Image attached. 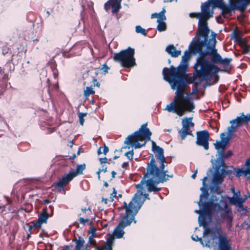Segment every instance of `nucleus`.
Returning <instances> with one entry per match:
<instances>
[{
    "label": "nucleus",
    "instance_id": "f257e3e1",
    "mask_svg": "<svg viewBox=\"0 0 250 250\" xmlns=\"http://www.w3.org/2000/svg\"><path fill=\"white\" fill-rule=\"evenodd\" d=\"M190 55V52L186 51L177 68L171 65L169 68H164L163 70L164 79L169 83L172 89H177L174 100L167 105L166 110L168 112H174L179 116H183L186 112H193L195 107L191 95H185L184 91L186 71L188 66V62Z\"/></svg>",
    "mask_w": 250,
    "mask_h": 250
},
{
    "label": "nucleus",
    "instance_id": "f03ea898",
    "mask_svg": "<svg viewBox=\"0 0 250 250\" xmlns=\"http://www.w3.org/2000/svg\"><path fill=\"white\" fill-rule=\"evenodd\" d=\"M216 35L212 32L211 38L204 41H196L194 45L197 46V52H200V57L197 59L194 64L195 72L192 77V82L196 83V79L199 77L201 81H210L212 78L218 72V69L213 63L206 58L207 55L211 56L213 63H219L224 66L229 65L231 59H222L217 53L215 48Z\"/></svg>",
    "mask_w": 250,
    "mask_h": 250
},
{
    "label": "nucleus",
    "instance_id": "7ed1b4c3",
    "mask_svg": "<svg viewBox=\"0 0 250 250\" xmlns=\"http://www.w3.org/2000/svg\"><path fill=\"white\" fill-rule=\"evenodd\" d=\"M151 142L152 149L155 153L156 160L152 156L150 162L147 164L146 173L144 175L141 182L136 185L138 191L134 195H135L137 193L139 195L141 194V200L143 201L142 204L145 201V199L143 198V196L146 199H149L147 194H143L142 190L144 185H146L148 192H157L161 189V188L157 187L158 184L163 183L167 180L169 178L173 177L172 174H167V170L164 169L167 164L164 155V149L157 146L154 141H152Z\"/></svg>",
    "mask_w": 250,
    "mask_h": 250
},
{
    "label": "nucleus",
    "instance_id": "20e7f679",
    "mask_svg": "<svg viewBox=\"0 0 250 250\" xmlns=\"http://www.w3.org/2000/svg\"><path fill=\"white\" fill-rule=\"evenodd\" d=\"M217 194L218 197L215 195L212 196L210 203L206 205L204 211L208 213L218 212L220 221L226 222L229 228H231L233 220L232 212L228 206L226 199L219 193L217 192Z\"/></svg>",
    "mask_w": 250,
    "mask_h": 250
},
{
    "label": "nucleus",
    "instance_id": "39448f33",
    "mask_svg": "<svg viewBox=\"0 0 250 250\" xmlns=\"http://www.w3.org/2000/svg\"><path fill=\"white\" fill-rule=\"evenodd\" d=\"M141 194H136L128 205L124 202V207L125 209V214L122 218L121 222L114 230V235L117 238H122L125 232L123 229L126 226L130 225L134 220V216L138 212L143 203L141 201Z\"/></svg>",
    "mask_w": 250,
    "mask_h": 250
},
{
    "label": "nucleus",
    "instance_id": "423d86ee",
    "mask_svg": "<svg viewBox=\"0 0 250 250\" xmlns=\"http://www.w3.org/2000/svg\"><path fill=\"white\" fill-rule=\"evenodd\" d=\"M205 236L209 235L210 239L205 236L204 241L206 247L212 248L215 247L218 244V248L217 250H232L229 240L225 234H222V230L220 227H216L207 229L204 232Z\"/></svg>",
    "mask_w": 250,
    "mask_h": 250
},
{
    "label": "nucleus",
    "instance_id": "0eeeda50",
    "mask_svg": "<svg viewBox=\"0 0 250 250\" xmlns=\"http://www.w3.org/2000/svg\"><path fill=\"white\" fill-rule=\"evenodd\" d=\"M201 17L199 20L197 39L196 41H204L208 39L209 30L207 21L213 16L210 10V3L206 2L201 5Z\"/></svg>",
    "mask_w": 250,
    "mask_h": 250
},
{
    "label": "nucleus",
    "instance_id": "6e6552de",
    "mask_svg": "<svg viewBox=\"0 0 250 250\" xmlns=\"http://www.w3.org/2000/svg\"><path fill=\"white\" fill-rule=\"evenodd\" d=\"M147 124H144L141 126V128L138 131L133 133L132 135H129L125 141V144L128 145L126 147L129 148L131 146L135 148H141L146 145V142L141 144L139 143V141H142L144 140L146 141L150 140L151 132L146 127Z\"/></svg>",
    "mask_w": 250,
    "mask_h": 250
},
{
    "label": "nucleus",
    "instance_id": "1a4fd4ad",
    "mask_svg": "<svg viewBox=\"0 0 250 250\" xmlns=\"http://www.w3.org/2000/svg\"><path fill=\"white\" fill-rule=\"evenodd\" d=\"M229 5H227L221 0H210V3L222 10V14H228L232 10L243 11L250 5V0H229Z\"/></svg>",
    "mask_w": 250,
    "mask_h": 250
},
{
    "label": "nucleus",
    "instance_id": "9d476101",
    "mask_svg": "<svg viewBox=\"0 0 250 250\" xmlns=\"http://www.w3.org/2000/svg\"><path fill=\"white\" fill-rule=\"evenodd\" d=\"M135 50L134 49L128 47L118 53H115L113 59L119 62L121 64L125 67H129L135 65V60L134 57Z\"/></svg>",
    "mask_w": 250,
    "mask_h": 250
},
{
    "label": "nucleus",
    "instance_id": "9b49d317",
    "mask_svg": "<svg viewBox=\"0 0 250 250\" xmlns=\"http://www.w3.org/2000/svg\"><path fill=\"white\" fill-rule=\"evenodd\" d=\"M207 179V177H205L202 179V182H203V187L200 188V190L202 191V193L200 195V201L198 202V205L201 207L202 206V208L201 210H195V212L196 213L200 214V215L199 216V223L200 224V226H203L204 227H205L206 226V222L205 221V215H208L210 216L211 213H206L204 210L205 209V206L207 204H208L210 203V200L206 203L202 204V200L203 198H207L208 194V191L206 189V181Z\"/></svg>",
    "mask_w": 250,
    "mask_h": 250
},
{
    "label": "nucleus",
    "instance_id": "f8f14e48",
    "mask_svg": "<svg viewBox=\"0 0 250 250\" xmlns=\"http://www.w3.org/2000/svg\"><path fill=\"white\" fill-rule=\"evenodd\" d=\"M85 168V165L84 164L78 165L75 171L65 174L56 184V186L58 187L59 190L61 191L62 189H63L64 186L67 184L74 177L79 174H82Z\"/></svg>",
    "mask_w": 250,
    "mask_h": 250
},
{
    "label": "nucleus",
    "instance_id": "ddd939ff",
    "mask_svg": "<svg viewBox=\"0 0 250 250\" xmlns=\"http://www.w3.org/2000/svg\"><path fill=\"white\" fill-rule=\"evenodd\" d=\"M192 120V117L186 118L182 120V128L178 131L182 140H184L188 135H192L189 129V127H193L194 125Z\"/></svg>",
    "mask_w": 250,
    "mask_h": 250
},
{
    "label": "nucleus",
    "instance_id": "4468645a",
    "mask_svg": "<svg viewBox=\"0 0 250 250\" xmlns=\"http://www.w3.org/2000/svg\"><path fill=\"white\" fill-rule=\"evenodd\" d=\"M249 117L250 115L249 114L245 116L242 113L241 116L237 117L235 119L230 121V123L231 124V125L228 128L229 132L231 134L243 123L250 122V118Z\"/></svg>",
    "mask_w": 250,
    "mask_h": 250
},
{
    "label": "nucleus",
    "instance_id": "2eb2a0df",
    "mask_svg": "<svg viewBox=\"0 0 250 250\" xmlns=\"http://www.w3.org/2000/svg\"><path fill=\"white\" fill-rule=\"evenodd\" d=\"M209 133L207 130L197 132L196 144L203 146L206 150L208 149Z\"/></svg>",
    "mask_w": 250,
    "mask_h": 250
},
{
    "label": "nucleus",
    "instance_id": "dca6fc26",
    "mask_svg": "<svg viewBox=\"0 0 250 250\" xmlns=\"http://www.w3.org/2000/svg\"><path fill=\"white\" fill-rule=\"evenodd\" d=\"M221 167L222 166H219V164L216 163L215 172L212 178V183L214 185H220L224 181V176L228 173L225 169H221V172H220Z\"/></svg>",
    "mask_w": 250,
    "mask_h": 250
},
{
    "label": "nucleus",
    "instance_id": "f3484780",
    "mask_svg": "<svg viewBox=\"0 0 250 250\" xmlns=\"http://www.w3.org/2000/svg\"><path fill=\"white\" fill-rule=\"evenodd\" d=\"M221 140L217 141L214 144L215 148L218 151V156H223V152L229 141V138L225 133L220 135Z\"/></svg>",
    "mask_w": 250,
    "mask_h": 250
},
{
    "label": "nucleus",
    "instance_id": "a211bd4d",
    "mask_svg": "<svg viewBox=\"0 0 250 250\" xmlns=\"http://www.w3.org/2000/svg\"><path fill=\"white\" fill-rule=\"evenodd\" d=\"M224 198L225 199L226 198H228L230 204L237 206L241 211H246V209L243 207V204L245 202L246 198L243 199L240 197V192L239 191L237 192H235V193L233 194V196L232 197L226 196Z\"/></svg>",
    "mask_w": 250,
    "mask_h": 250
},
{
    "label": "nucleus",
    "instance_id": "6ab92c4d",
    "mask_svg": "<svg viewBox=\"0 0 250 250\" xmlns=\"http://www.w3.org/2000/svg\"><path fill=\"white\" fill-rule=\"evenodd\" d=\"M121 0H109L104 4V9L108 11L110 8H112L113 13H117L121 8Z\"/></svg>",
    "mask_w": 250,
    "mask_h": 250
},
{
    "label": "nucleus",
    "instance_id": "aec40b11",
    "mask_svg": "<svg viewBox=\"0 0 250 250\" xmlns=\"http://www.w3.org/2000/svg\"><path fill=\"white\" fill-rule=\"evenodd\" d=\"M246 167L238 168L236 171V176L239 177L243 176L246 177L247 179L250 176V157L247 159L245 163Z\"/></svg>",
    "mask_w": 250,
    "mask_h": 250
},
{
    "label": "nucleus",
    "instance_id": "412c9836",
    "mask_svg": "<svg viewBox=\"0 0 250 250\" xmlns=\"http://www.w3.org/2000/svg\"><path fill=\"white\" fill-rule=\"evenodd\" d=\"M166 51L172 57H177L181 54L180 50H177L176 47L172 44L168 45L166 48Z\"/></svg>",
    "mask_w": 250,
    "mask_h": 250
},
{
    "label": "nucleus",
    "instance_id": "4be33fe9",
    "mask_svg": "<svg viewBox=\"0 0 250 250\" xmlns=\"http://www.w3.org/2000/svg\"><path fill=\"white\" fill-rule=\"evenodd\" d=\"M232 155V152L230 150L228 151L226 154L223 153V156L221 157L220 156H218L217 158L216 163L219 165V166H222V167H225V164L224 161V159L227 158L228 157H230Z\"/></svg>",
    "mask_w": 250,
    "mask_h": 250
},
{
    "label": "nucleus",
    "instance_id": "5701e85b",
    "mask_svg": "<svg viewBox=\"0 0 250 250\" xmlns=\"http://www.w3.org/2000/svg\"><path fill=\"white\" fill-rule=\"evenodd\" d=\"M166 20V17L165 16H161V18L159 20H157V22H158V25L157 26V29L159 32H162L166 30L167 28L166 23L165 22V21Z\"/></svg>",
    "mask_w": 250,
    "mask_h": 250
},
{
    "label": "nucleus",
    "instance_id": "b1692460",
    "mask_svg": "<svg viewBox=\"0 0 250 250\" xmlns=\"http://www.w3.org/2000/svg\"><path fill=\"white\" fill-rule=\"evenodd\" d=\"M48 217V214L47 213V210L46 208H44L42 209V214L39 216L38 220L42 224L45 223L47 222V220Z\"/></svg>",
    "mask_w": 250,
    "mask_h": 250
},
{
    "label": "nucleus",
    "instance_id": "393cba45",
    "mask_svg": "<svg viewBox=\"0 0 250 250\" xmlns=\"http://www.w3.org/2000/svg\"><path fill=\"white\" fill-rule=\"evenodd\" d=\"M84 243V241L83 239L80 238L79 240H77L76 241V244L75 246V250H81V248L83 247ZM86 248L90 250L87 247H85L84 248V250H86Z\"/></svg>",
    "mask_w": 250,
    "mask_h": 250
},
{
    "label": "nucleus",
    "instance_id": "a878e982",
    "mask_svg": "<svg viewBox=\"0 0 250 250\" xmlns=\"http://www.w3.org/2000/svg\"><path fill=\"white\" fill-rule=\"evenodd\" d=\"M208 229H206L204 231V233L206 231V230ZM205 236L207 237L209 239H210L209 235H206ZM205 238V235L204 234V238ZM191 238L193 240L195 241H200L201 243V244L204 247L205 246V242L204 241V240H203L201 238L198 237V236L196 235H193L191 236Z\"/></svg>",
    "mask_w": 250,
    "mask_h": 250
},
{
    "label": "nucleus",
    "instance_id": "bb28decb",
    "mask_svg": "<svg viewBox=\"0 0 250 250\" xmlns=\"http://www.w3.org/2000/svg\"><path fill=\"white\" fill-rule=\"evenodd\" d=\"M94 92H95L92 87H86L85 90H84V96L87 97L91 94H93Z\"/></svg>",
    "mask_w": 250,
    "mask_h": 250
},
{
    "label": "nucleus",
    "instance_id": "cd10ccee",
    "mask_svg": "<svg viewBox=\"0 0 250 250\" xmlns=\"http://www.w3.org/2000/svg\"><path fill=\"white\" fill-rule=\"evenodd\" d=\"M135 31L137 33H140L143 35L146 36V33L145 29L140 25H137L135 27Z\"/></svg>",
    "mask_w": 250,
    "mask_h": 250
},
{
    "label": "nucleus",
    "instance_id": "c85d7f7f",
    "mask_svg": "<svg viewBox=\"0 0 250 250\" xmlns=\"http://www.w3.org/2000/svg\"><path fill=\"white\" fill-rule=\"evenodd\" d=\"M89 243H90L91 244L94 245L96 249L97 250H103V249L102 248H100V247L96 246V241L93 238V236H92L89 237Z\"/></svg>",
    "mask_w": 250,
    "mask_h": 250
},
{
    "label": "nucleus",
    "instance_id": "c756f323",
    "mask_svg": "<svg viewBox=\"0 0 250 250\" xmlns=\"http://www.w3.org/2000/svg\"><path fill=\"white\" fill-rule=\"evenodd\" d=\"M162 15L165 16L163 12H160L159 13H153L151 14V18L152 19L157 18V20H159Z\"/></svg>",
    "mask_w": 250,
    "mask_h": 250
},
{
    "label": "nucleus",
    "instance_id": "7c9ffc66",
    "mask_svg": "<svg viewBox=\"0 0 250 250\" xmlns=\"http://www.w3.org/2000/svg\"><path fill=\"white\" fill-rule=\"evenodd\" d=\"M86 114L85 113H80L79 114V122L80 124L83 125L84 123V117L86 116Z\"/></svg>",
    "mask_w": 250,
    "mask_h": 250
},
{
    "label": "nucleus",
    "instance_id": "2f4dec72",
    "mask_svg": "<svg viewBox=\"0 0 250 250\" xmlns=\"http://www.w3.org/2000/svg\"><path fill=\"white\" fill-rule=\"evenodd\" d=\"M114 241V237L112 236H110L106 240V246L112 247Z\"/></svg>",
    "mask_w": 250,
    "mask_h": 250
},
{
    "label": "nucleus",
    "instance_id": "473e14b6",
    "mask_svg": "<svg viewBox=\"0 0 250 250\" xmlns=\"http://www.w3.org/2000/svg\"><path fill=\"white\" fill-rule=\"evenodd\" d=\"M42 224L39 222V221L38 220L36 222L33 223V226L29 227V229H31L33 228H38L40 227Z\"/></svg>",
    "mask_w": 250,
    "mask_h": 250
},
{
    "label": "nucleus",
    "instance_id": "72a5a7b5",
    "mask_svg": "<svg viewBox=\"0 0 250 250\" xmlns=\"http://www.w3.org/2000/svg\"><path fill=\"white\" fill-rule=\"evenodd\" d=\"M133 154H134L133 151L131 150V151H129L127 152L125 155L127 157V158L128 159H129L130 160H131L133 159Z\"/></svg>",
    "mask_w": 250,
    "mask_h": 250
},
{
    "label": "nucleus",
    "instance_id": "f704fd0d",
    "mask_svg": "<svg viewBox=\"0 0 250 250\" xmlns=\"http://www.w3.org/2000/svg\"><path fill=\"white\" fill-rule=\"evenodd\" d=\"M200 13H191L189 14V16L191 18L195 17L200 19L201 17Z\"/></svg>",
    "mask_w": 250,
    "mask_h": 250
},
{
    "label": "nucleus",
    "instance_id": "c9c22d12",
    "mask_svg": "<svg viewBox=\"0 0 250 250\" xmlns=\"http://www.w3.org/2000/svg\"><path fill=\"white\" fill-rule=\"evenodd\" d=\"M88 221H89L88 218L84 219L83 218L81 217L79 219V223L83 225H84L85 224V223L86 222H88Z\"/></svg>",
    "mask_w": 250,
    "mask_h": 250
},
{
    "label": "nucleus",
    "instance_id": "e433bc0d",
    "mask_svg": "<svg viewBox=\"0 0 250 250\" xmlns=\"http://www.w3.org/2000/svg\"><path fill=\"white\" fill-rule=\"evenodd\" d=\"M101 164H105L107 163V158L106 157L103 158H100L99 159Z\"/></svg>",
    "mask_w": 250,
    "mask_h": 250
},
{
    "label": "nucleus",
    "instance_id": "4c0bfd02",
    "mask_svg": "<svg viewBox=\"0 0 250 250\" xmlns=\"http://www.w3.org/2000/svg\"><path fill=\"white\" fill-rule=\"evenodd\" d=\"M102 69H103L104 71L105 72V73H106L107 72L109 68L105 64H104L103 65V67H102Z\"/></svg>",
    "mask_w": 250,
    "mask_h": 250
},
{
    "label": "nucleus",
    "instance_id": "58836bf2",
    "mask_svg": "<svg viewBox=\"0 0 250 250\" xmlns=\"http://www.w3.org/2000/svg\"><path fill=\"white\" fill-rule=\"evenodd\" d=\"M99 170H101V172L104 171V172H105L107 170V167L104 165H103L102 168H100Z\"/></svg>",
    "mask_w": 250,
    "mask_h": 250
},
{
    "label": "nucleus",
    "instance_id": "ea45409f",
    "mask_svg": "<svg viewBox=\"0 0 250 250\" xmlns=\"http://www.w3.org/2000/svg\"><path fill=\"white\" fill-rule=\"evenodd\" d=\"M108 147L107 146H104L103 149V153L104 154H106L108 152Z\"/></svg>",
    "mask_w": 250,
    "mask_h": 250
},
{
    "label": "nucleus",
    "instance_id": "a19ab883",
    "mask_svg": "<svg viewBox=\"0 0 250 250\" xmlns=\"http://www.w3.org/2000/svg\"><path fill=\"white\" fill-rule=\"evenodd\" d=\"M116 194H117V192H116L115 189L113 188V192L111 193V195L113 197H115L116 196Z\"/></svg>",
    "mask_w": 250,
    "mask_h": 250
},
{
    "label": "nucleus",
    "instance_id": "79ce46f5",
    "mask_svg": "<svg viewBox=\"0 0 250 250\" xmlns=\"http://www.w3.org/2000/svg\"><path fill=\"white\" fill-rule=\"evenodd\" d=\"M128 163L124 162L122 164V167L125 168V167H126L127 166H128Z\"/></svg>",
    "mask_w": 250,
    "mask_h": 250
},
{
    "label": "nucleus",
    "instance_id": "37998d69",
    "mask_svg": "<svg viewBox=\"0 0 250 250\" xmlns=\"http://www.w3.org/2000/svg\"><path fill=\"white\" fill-rule=\"evenodd\" d=\"M197 172V170H196V171H195V172H194V173L191 175V177H192V178H193V179H195V177H196V176Z\"/></svg>",
    "mask_w": 250,
    "mask_h": 250
},
{
    "label": "nucleus",
    "instance_id": "c03bdc74",
    "mask_svg": "<svg viewBox=\"0 0 250 250\" xmlns=\"http://www.w3.org/2000/svg\"><path fill=\"white\" fill-rule=\"evenodd\" d=\"M101 170H98V171L97 172V174L98 175V179L100 180V173H101Z\"/></svg>",
    "mask_w": 250,
    "mask_h": 250
},
{
    "label": "nucleus",
    "instance_id": "a18cd8bd",
    "mask_svg": "<svg viewBox=\"0 0 250 250\" xmlns=\"http://www.w3.org/2000/svg\"><path fill=\"white\" fill-rule=\"evenodd\" d=\"M105 250H112V247H110V246H106L105 248Z\"/></svg>",
    "mask_w": 250,
    "mask_h": 250
},
{
    "label": "nucleus",
    "instance_id": "49530a36",
    "mask_svg": "<svg viewBox=\"0 0 250 250\" xmlns=\"http://www.w3.org/2000/svg\"><path fill=\"white\" fill-rule=\"evenodd\" d=\"M177 0H164V1L165 2H172L173 1H177Z\"/></svg>",
    "mask_w": 250,
    "mask_h": 250
},
{
    "label": "nucleus",
    "instance_id": "de8ad7c7",
    "mask_svg": "<svg viewBox=\"0 0 250 250\" xmlns=\"http://www.w3.org/2000/svg\"><path fill=\"white\" fill-rule=\"evenodd\" d=\"M111 174H112V178H113L115 177V176L116 174V172H115L114 171H112Z\"/></svg>",
    "mask_w": 250,
    "mask_h": 250
},
{
    "label": "nucleus",
    "instance_id": "09e8293b",
    "mask_svg": "<svg viewBox=\"0 0 250 250\" xmlns=\"http://www.w3.org/2000/svg\"><path fill=\"white\" fill-rule=\"evenodd\" d=\"M101 148H102L101 147H100L97 151V153L98 155H100L102 153V152L101 150Z\"/></svg>",
    "mask_w": 250,
    "mask_h": 250
},
{
    "label": "nucleus",
    "instance_id": "8fccbe9b",
    "mask_svg": "<svg viewBox=\"0 0 250 250\" xmlns=\"http://www.w3.org/2000/svg\"><path fill=\"white\" fill-rule=\"evenodd\" d=\"M230 190L232 193H233V194L235 193V188L234 187H232Z\"/></svg>",
    "mask_w": 250,
    "mask_h": 250
},
{
    "label": "nucleus",
    "instance_id": "3c124183",
    "mask_svg": "<svg viewBox=\"0 0 250 250\" xmlns=\"http://www.w3.org/2000/svg\"><path fill=\"white\" fill-rule=\"evenodd\" d=\"M103 202H104L105 204H107V199H103V200H102Z\"/></svg>",
    "mask_w": 250,
    "mask_h": 250
},
{
    "label": "nucleus",
    "instance_id": "603ef678",
    "mask_svg": "<svg viewBox=\"0 0 250 250\" xmlns=\"http://www.w3.org/2000/svg\"><path fill=\"white\" fill-rule=\"evenodd\" d=\"M82 211H83V212H85L86 210H87V209H86V208H84V209H82ZM88 210L90 211V209H88Z\"/></svg>",
    "mask_w": 250,
    "mask_h": 250
},
{
    "label": "nucleus",
    "instance_id": "864d4df0",
    "mask_svg": "<svg viewBox=\"0 0 250 250\" xmlns=\"http://www.w3.org/2000/svg\"><path fill=\"white\" fill-rule=\"evenodd\" d=\"M49 202H49V201L48 200H45L44 201V203L45 204H48Z\"/></svg>",
    "mask_w": 250,
    "mask_h": 250
},
{
    "label": "nucleus",
    "instance_id": "5fc2aeb1",
    "mask_svg": "<svg viewBox=\"0 0 250 250\" xmlns=\"http://www.w3.org/2000/svg\"><path fill=\"white\" fill-rule=\"evenodd\" d=\"M104 186H105V187H108V184L107 182H105L104 183Z\"/></svg>",
    "mask_w": 250,
    "mask_h": 250
},
{
    "label": "nucleus",
    "instance_id": "6e6d98bb",
    "mask_svg": "<svg viewBox=\"0 0 250 250\" xmlns=\"http://www.w3.org/2000/svg\"><path fill=\"white\" fill-rule=\"evenodd\" d=\"M62 250H69V248L68 246H67L65 249H63Z\"/></svg>",
    "mask_w": 250,
    "mask_h": 250
},
{
    "label": "nucleus",
    "instance_id": "4d7b16f0",
    "mask_svg": "<svg viewBox=\"0 0 250 250\" xmlns=\"http://www.w3.org/2000/svg\"><path fill=\"white\" fill-rule=\"evenodd\" d=\"M161 12H163L164 13V14L165 15V10L164 9H163Z\"/></svg>",
    "mask_w": 250,
    "mask_h": 250
},
{
    "label": "nucleus",
    "instance_id": "13d9d810",
    "mask_svg": "<svg viewBox=\"0 0 250 250\" xmlns=\"http://www.w3.org/2000/svg\"><path fill=\"white\" fill-rule=\"evenodd\" d=\"M100 84L99 83H97L96 85H97V86L99 87V86H100Z\"/></svg>",
    "mask_w": 250,
    "mask_h": 250
},
{
    "label": "nucleus",
    "instance_id": "bf43d9fd",
    "mask_svg": "<svg viewBox=\"0 0 250 250\" xmlns=\"http://www.w3.org/2000/svg\"><path fill=\"white\" fill-rule=\"evenodd\" d=\"M49 208H50V209H51V210H52V209H53V208H52V207L51 206H49Z\"/></svg>",
    "mask_w": 250,
    "mask_h": 250
},
{
    "label": "nucleus",
    "instance_id": "052dcab7",
    "mask_svg": "<svg viewBox=\"0 0 250 250\" xmlns=\"http://www.w3.org/2000/svg\"><path fill=\"white\" fill-rule=\"evenodd\" d=\"M93 81H95V82L97 81L96 79H94Z\"/></svg>",
    "mask_w": 250,
    "mask_h": 250
},
{
    "label": "nucleus",
    "instance_id": "680f3d73",
    "mask_svg": "<svg viewBox=\"0 0 250 250\" xmlns=\"http://www.w3.org/2000/svg\"><path fill=\"white\" fill-rule=\"evenodd\" d=\"M247 179H250V176H249V178H248Z\"/></svg>",
    "mask_w": 250,
    "mask_h": 250
},
{
    "label": "nucleus",
    "instance_id": "e2e57ef3",
    "mask_svg": "<svg viewBox=\"0 0 250 250\" xmlns=\"http://www.w3.org/2000/svg\"><path fill=\"white\" fill-rule=\"evenodd\" d=\"M85 250H89L88 249H87V248H86Z\"/></svg>",
    "mask_w": 250,
    "mask_h": 250
},
{
    "label": "nucleus",
    "instance_id": "0e129e2a",
    "mask_svg": "<svg viewBox=\"0 0 250 250\" xmlns=\"http://www.w3.org/2000/svg\"><path fill=\"white\" fill-rule=\"evenodd\" d=\"M168 62L170 63V61L169 60H168Z\"/></svg>",
    "mask_w": 250,
    "mask_h": 250
}]
</instances>
